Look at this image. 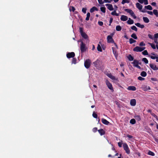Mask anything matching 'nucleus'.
Masks as SVG:
<instances>
[{
    "instance_id": "9",
    "label": "nucleus",
    "mask_w": 158,
    "mask_h": 158,
    "mask_svg": "<svg viewBox=\"0 0 158 158\" xmlns=\"http://www.w3.org/2000/svg\"><path fill=\"white\" fill-rule=\"evenodd\" d=\"M123 147L125 151L126 152L129 154L130 153V151L126 143L123 144Z\"/></svg>"
},
{
    "instance_id": "61",
    "label": "nucleus",
    "mask_w": 158,
    "mask_h": 158,
    "mask_svg": "<svg viewBox=\"0 0 158 158\" xmlns=\"http://www.w3.org/2000/svg\"><path fill=\"white\" fill-rule=\"evenodd\" d=\"M152 115L156 119L158 120V118L154 114H152Z\"/></svg>"
},
{
    "instance_id": "25",
    "label": "nucleus",
    "mask_w": 158,
    "mask_h": 158,
    "mask_svg": "<svg viewBox=\"0 0 158 158\" xmlns=\"http://www.w3.org/2000/svg\"><path fill=\"white\" fill-rule=\"evenodd\" d=\"M127 57L130 61H132L134 60V58L131 55H129L127 56Z\"/></svg>"
},
{
    "instance_id": "28",
    "label": "nucleus",
    "mask_w": 158,
    "mask_h": 158,
    "mask_svg": "<svg viewBox=\"0 0 158 158\" xmlns=\"http://www.w3.org/2000/svg\"><path fill=\"white\" fill-rule=\"evenodd\" d=\"M111 14L113 15H114V16H118L119 15V14L118 13H117L116 12V10H115L114 11L112 12L111 13Z\"/></svg>"
},
{
    "instance_id": "30",
    "label": "nucleus",
    "mask_w": 158,
    "mask_h": 158,
    "mask_svg": "<svg viewBox=\"0 0 158 158\" xmlns=\"http://www.w3.org/2000/svg\"><path fill=\"white\" fill-rule=\"evenodd\" d=\"M90 13L89 12L87 13L86 15V17L85 18V20L86 21H88L89 19V18L90 17Z\"/></svg>"
},
{
    "instance_id": "44",
    "label": "nucleus",
    "mask_w": 158,
    "mask_h": 158,
    "mask_svg": "<svg viewBox=\"0 0 158 158\" xmlns=\"http://www.w3.org/2000/svg\"><path fill=\"white\" fill-rule=\"evenodd\" d=\"M148 154L150 155H151L152 156H154L155 155L154 153L151 151H149L148 152Z\"/></svg>"
},
{
    "instance_id": "60",
    "label": "nucleus",
    "mask_w": 158,
    "mask_h": 158,
    "mask_svg": "<svg viewBox=\"0 0 158 158\" xmlns=\"http://www.w3.org/2000/svg\"><path fill=\"white\" fill-rule=\"evenodd\" d=\"M151 5L152 6H156V3L155 2H152L151 4Z\"/></svg>"
},
{
    "instance_id": "59",
    "label": "nucleus",
    "mask_w": 158,
    "mask_h": 158,
    "mask_svg": "<svg viewBox=\"0 0 158 158\" xmlns=\"http://www.w3.org/2000/svg\"><path fill=\"white\" fill-rule=\"evenodd\" d=\"M97 131V127H94L93 129V131L95 132H96Z\"/></svg>"
},
{
    "instance_id": "51",
    "label": "nucleus",
    "mask_w": 158,
    "mask_h": 158,
    "mask_svg": "<svg viewBox=\"0 0 158 158\" xmlns=\"http://www.w3.org/2000/svg\"><path fill=\"white\" fill-rule=\"evenodd\" d=\"M148 14L152 15H153V12H152L151 11H146Z\"/></svg>"
},
{
    "instance_id": "26",
    "label": "nucleus",
    "mask_w": 158,
    "mask_h": 158,
    "mask_svg": "<svg viewBox=\"0 0 158 158\" xmlns=\"http://www.w3.org/2000/svg\"><path fill=\"white\" fill-rule=\"evenodd\" d=\"M143 21L146 23H148L149 21V19L147 17H143Z\"/></svg>"
},
{
    "instance_id": "43",
    "label": "nucleus",
    "mask_w": 158,
    "mask_h": 158,
    "mask_svg": "<svg viewBox=\"0 0 158 158\" xmlns=\"http://www.w3.org/2000/svg\"><path fill=\"white\" fill-rule=\"evenodd\" d=\"M142 61H143L146 64H148V60L147 58H144L142 59Z\"/></svg>"
},
{
    "instance_id": "46",
    "label": "nucleus",
    "mask_w": 158,
    "mask_h": 158,
    "mask_svg": "<svg viewBox=\"0 0 158 158\" xmlns=\"http://www.w3.org/2000/svg\"><path fill=\"white\" fill-rule=\"evenodd\" d=\"M75 10V9L73 6H71L69 8V10L70 11H72L73 12H74Z\"/></svg>"
},
{
    "instance_id": "3",
    "label": "nucleus",
    "mask_w": 158,
    "mask_h": 158,
    "mask_svg": "<svg viewBox=\"0 0 158 158\" xmlns=\"http://www.w3.org/2000/svg\"><path fill=\"white\" fill-rule=\"evenodd\" d=\"M125 11L129 13L134 19H135L136 18V17L135 15V13L131 9H127L125 10Z\"/></svg>"
},
{
    "instance_id": "41",
    "label": "nucleus",
    "mask_w": 158,
    "mask_h": 158,
    "mask_svg": "<svg viewBox=\"0 0 158 158\" xmlns=\"http://www.w3.org/2000/svg\"><path fill=\"white\" fill-rule=\"evenodd\" d=\"M129 1L128 0H122V3L123 4H124L125 3H129Z\"/></svg>"
},
{
    "instance_id": "27",
    "label": "nucleus",
    "mask_w": 158,
    "mask_h": 158,
    "mask_svg": "<svg viewBox=\"0 0 158 158\" xmlns=\"http://www.w3.org/2000/svg\"><path fill=\"white\" fill-rule=\"evenodd\" d=\"M145 8L146 9L149 10H152V8L151 6L150 5H148V6H145Z\"/></svg>"
},
{
    "instance_id": "39",
    "label": "nucleus",
    "mask_w": 158,
    "mask_h": 158,
    "mask_svg": "<svg viewBox=\"0 0 158 158\" xmlns=\"http://www.w3.org/2000/svg\"><path fill=\"white\" fill-rule=\"evenodd\" d=\"M112 50L113 54L114 56L116 57L117 56L116 51L114 49V48L113 47L112 48Z\"/></svg>"
},
{
    "instance_id": "23",
    "label": "nucleus",
    "mask_w": 158,
    "mask_h": 158,
    "mask_svg": "<svg viewBox=\"0 0 158 158\" xmlns=\"http://www.w3.org/2000/svg\"><path fill=\"white\" fill-rule=\"evenodd\" d=\"M95 10L98 11V9L95 6H93L92 8L90 9V11L91 13H92Z\"/></svg>"
},
{
    "instance_id": "4",
    "label": "nucleus",
    "mask_w": 158,
    "mask_h": 158,
    "mask_svg": "<svg viewBox=\"0 0 158 158\" xmlns=\"http://www.w3.org/2000/svg\"><path fill=\"white\" fill-rule=\"evenodd\" d=\"M145 49V47H141L139 46H136L133 49L134 51L136 52H142Z\"/></svg>"
},
{
    "instance_id": "14",
    "label": "nucleus",
    "mask_w": 158,
    "mask_h": 158,
    "mask_svg": "<svg viewBox=\"0 0 158 158\" xmlns=\"http://www.w3.org/2000/svg\"><path fill=\"white\" fill-rule=\"evenodd\" d=\"M130 105L132 106H135L136 104V101L135 99H133L130 100Z\"/></svg>"
},
{
    "instance_id": "24",
    "label": "nucleus",
    "mask_w": 158,
    "mask_h": 158,
    "mask_svg": "<svg viewBox=\"0 0 158 158\" xmlns=\"http://www.w3.org/2000/svg\"><path fill=\"white\" fill-rule=\"evenodd\" d=\"M127 23L128 24H132L134 23V21L130 18H129L128 20L127 21Z\"/></svg>"
},
{
    "instance_id": "40",
    "label": "nucleus",
    "mask_w": 158,
    "mask_h": 158,
    "mask_svg": "<svg viewBox=\"0 0 158 158\" xmlns=\"http://www.w3.org/2000/svg\"><path fill=\"white\" fill-rule=\"evenodd\" d=\"M148 44L150 45L151 47L153 49H155L156 47L154 44L152 43H149Z\"/></svg>"
},
{
    "instance_id": "45",
    "label": "nucleus",
    "mask_w": 158,
    "mask_h": 158,
    "mask_svg": "<svg viewBox=\"0 0 158 158\" xmlns=\"http://www.w3.org/2000/svg\"><path fill=\"white\" fill-rule=\"evenodd\" d=\"M142 53L143 55H148V52L146 50L144 51L143 52H142Z\"/></svg>"
},
{
    "instance_id": "10",
    "label": "nucleus",
    "mask_w": 158,
    "mask_h": 158,
    "mask_svg": "<svg viewBox=\"0 0 158 158\" xmlns=\"http://www.w3.org/2000/svg\"><path fill=\"white\" fill-rule=\"evenodd\" d=\"M91 63V61L89 59L86 60L84 63L85 67L87 69L89 68L90 66Z\"/></svg>"
},
{
    "instance_id": "13",
    "label": "nucleus",
    "mask_w": 158,
    "mask_h": 158,
    "mask_svg": "<svg viewBox=\"0 0 158 158\" xmlns=\"http://www.w3.org/2000/svg\"><path fill=\"white\" fill-rule=\"evenodd\" d=\"M150 67L154 70H157V67L156 65L153 64H149Z\"/></svg>"
},
{
    "instance_id": "55",
    "label": "nucleus",
    "mask_w": 158,
    "mask_h": 158,
    "mask_svg": "<svg viewBox=\"0 0 158 158\" xmlns=\"http://www.w3.org/2000/svg\"><path fill=\"white\" fill-rule=\"evenodd\" d=\"M153 40H154V42L156 44V45L158 44L157 40L156 39H154Z\"/></svg>"
},
{
    "instance_id": "7",
    "label": "nucleus",
    "mask_w": 158,
    "mask_h": 158,
    "mask_svg": "<svg viewBox=\"0 0 158 158\" xmlns=\"http://www.w3.org/2000/svg\"><path fill=\"white\" fill-rule=\"evenodd\" d=\"M86 47H85V44L82 42L81 41L80 50L81 52H83L85 51L86 49Z\"/></svg>"
},
{
    "instance_id": "12",
    "label": "nucleus",
    "mask_w": 158,
    "mask_h": 158,
    "mask_svg": "<svg viewBox=\"0 0 158 158\" xmlns=\"http://www.w3.org/2000/svg\"><path fill=\"white\" fill-rule=\"evenodd\" d=\"M75 55L74 52H69L67 54V57L68 58H70L74 57Z\"/></svg>"
},
{
    "instance_id": "56",
    "label": "nucleus",
    "mask_w": 158,
    "mask_h": 158,
    "mask_svg": "<svg viewBox=\"0 0 158 158\" xmlns=\"http://www.w3.org/2000/svg\"><path fill=\"white\" fill-rule=\"evenodd\" d=\"M98 0V3L100 4H103L104 3V2L102 1V0Z\"/></svg>"
},
{
    "instance_id": "15",
    "label": "nucleus",
    "mask_w": 158,
    "mask_h": 158,
    "mask_svg": "<svg viewBox=\"0 0 158 158\" xmlns=\"http://www.w3.org/2000/svg\"><path fill=\"white\" fill-rule=\"evenodd\" d=\"M120 19L123 21H125L128 19V17L124 15H122L121 16Z\"/></svg>"
},
{
    "instance_id": "11",
    "label": "nucleus",
    "mask_w": 158,
    "mask_h": 158,
    "mask_svg": "<svg viewBox=\"0 0 158 158\" xmlns=\"http://www.w3.org/2000/svg\"><path fill=\"white\" fill-rule=\"evenodd\" d=\"M133 66L139 69H141L139 65V61L136 60H134L132 62Z\"/></svg>"
},
{
    "instance_id": "54",
    "label": "nucleus",
    "mask_w": 158,
    "mask_h": 158,
    "mask_svg": "<svg viewBox=\"0 0 158 158\" xmlns=\"http://www.w3.org/2000/svg\"><path fill=\"white\" fill-rule=\"evenodd\" d=\"M98 23L100 26H102L103 25V23L102 21H98Z\"/></svg>"
},
{
    "instance_id": "22",
    "label": "nucleus",
    "mask_w": 158,
    "mask_h": 158,
    "mask_svg": "<svg viewBox=\"0 0 158 158\" xmlns=\"http://www.w3.org/2000/svg\"><path fill=\"white\" fill-rule=\"evenodd\" d=\"M98 132L101 135H103L105 134V131L102 129H101L98 130Z\"/></svg>"
},
{
    "instance_id": "18",
    "label": "nucleus",
    "mask_w": 158,
    "mask_h": 158,
    "mask_svg": "<svg viewBox=\"0 0 158 158\" xmlns=\"http://www.w3.org/2000/svg\"><path fill=\"white\" fill-rule=\"evenodd\" d=\"M127 89L129 90L135 91L136 88L134 86H130L127 87Z\"/></svg>"
},
{
    "instance_id": "2",
    "label": "nucleus",
    "mask_w": 158,
    "mask_h": 158,
    "mask_svg": "<svg viewBox=\"0 0 158 158\" xmlns=\"http://www.w3.org/2000/svg\"><path fill=\"white\" fill-rule=\"evenodd\" d=\"M113 35L112 34V35H109L107 36V42L109 43H114V44L116 46V47H117V45H116V44L114 43V42L112 38Z\"/></svg>"
},
{
    "instance_id": "20",
    "label": "nucleus",
    "mask_w": 158,
    "mask_h": 158,
    "mask_svg": "<svg viewBox=\"0 0 158 158\" xmlns=\"http://www.w3.org/2000/svg\"><path fill=\"white\" fill-rule=\"evenodd\" d=\"M102 121L103 124L106 125H108L110 123L109 122L104 118L102 119Z\"/></svg>"
},
{
    "instance_id": "33",
    "label": "nucleus",
    "mask_w": 158,
    "mask_h": 158,
    "mask_svg": "<svg viewBox=\"0 0 158 158\" xmlns=\"http://www.w3.org/2000/svg\"><path fill=\"white\" fill-rule=\"evenodd\" d=\"M97 50L98 51L100 52H102V49L100 45L99 44H98L97 47Z\"/></svg>"
},
{
    "instance_id": "57",
    "label": "nucleus",
    "mask_w": 158,
    "mask_h": 158,
    "mask_svg": "<svg viewBox=\"0 0 158 158\" xmlns=\"http://www.w3.org/2000/svg\"><path fill=\"white\" fill-rule=\"evenodd\" d=\"M144 78L141 77H138V79L140 81H142L144 80Z\"/></svg>"
},
{
    "instance_id": "42",
    "label": "nucleus",
    "mask_w": 158,
    "mask_h": 158,
    "mask_svg": "<svg viewBox=\"0 0 158 158\" xmlns=\"http://www.w3.org/2000/svg\"><path fill=\"white\" fill-rule=\"evenodd\" d=\"M131 29L133 30H134L135 31H137V28L135 26H133L131 27Z\"/></svg>"
},
{
    "instance_id": "17",
    "label": "nucleus",
    "mask_w": 158,
    "mask_h": 158,
    "mask_svg": "<svg viewBox=\"0 0 158 158\" xmlns=\"http://www.w3.org/2000/svg\"><path fill=\"white\" fill-rule=\"evenodd\" d=\"M139 2L141 4L144 3V5H146L148 4V0H138Z\"/></svg>"
},
{
    "instance_id": "21",
    "label": "nucleus",
    "mask_w": 158,
    "mask_h": 158,
    "mask_svg": "<svg viewBox=\"0 0 158 158\" xmlns=\"http://www.w3.org/2000/svg\"><path fill=\"white\" fill-rule=\"evenodd\" d=\"M135 25L137 27H139L141 28H143L144 27L143 25L139 23H137L135 24Z\"/></svg>"
},
{
    "instance_id": "36",
    "label": "nucleus",
    "mask_w": 158,
    "mask_h": 158,
    "mask_svg": "<svg viewBox=\"0 0 158 158\" xmlns=\"http://www.w3.org/2000/svg\"><path fill=\"white\" fill-rule=\"evenodd\" d=\"M135 123L136 121L135 119H132L130 121V123L132 124H135Z\"/></svg>"
},
{
    "instance_id": "63",
    "label": "nucleus",
    "mask_w": 158,
    "mask_h": 158,
    "mask_svg": "<svg viewBox=\"0 0 158 158\" xmlns=\"http://www.w3.org/2000/svg\"><path fill=\"white\" fill-rule=\"evenodd\" d=\"M156 56H150L151 58V59H156Z\"/></svg>"
},
{
    "instance_id": "50",
    "label": "nucleus",
    "mask_w": 158,
    "mask_h": 158,
    "mask_svg": "<svg viewBox=\"0 0 158 158\" xmlns=\"http://www.w3.org/2000/svg\"><path fill=\"white\" fill-rule=\"evenodd\" d=\"M118 145L119 147H121L122 146V144H123L122 142L121 141L120 142L118 143Z\"/></svg>"
},
{
    "instance_id": "6",
    "label": "nucleus",
    "mask_w": 158,
    "mask_h": 158,
    "mask_svg": "<svg viewBox=\"0 0 158 158\" xmlns=\"http://www.w3.org/2000/svg\"><path fill=\"white\" fill-rule=\"evenodd\" d=\"M136 7L140 10V11L143 13H145L146 12L145 10H142L143 7L138 2H137L136 4Z\"/></svg>"
},
{
    "instance_id": "47",
    "label": "nucleus",
    "mask_w": 158,
    "mask_h": 158,
    "mask_svg": "<svg viewBox=\"0 0 158 158\" xmlns=\"http://www.w3.org/2000/svg\"><path fill=\"white\" fill-rule=\"evenodd\" d=\"M87 9L85 8H83L82 9V11L84 14H85L86 12Z\"/></svg>"
},
{
    "instance_id": "64",
    "label": "nucleus",
    "mask_w": 158,
    "mask_h": 158,
    "mask_svg": "<svg viewBox=\"0 0 158 158\" xmlns=\"http://www.w3.org/2000/svg\"><path fill=\"white\" fill-rule=\"evenodd\" d=\"M127 137L129 139L132 138L133 137L132 136L129 135H127Z\"/></svg>"
},
{
    "instance_id": "29",
    "label": "nucleus",
    "mask_w": 158,
    "mask_h": 158,
    "mask_svg": "<svg viewBox=\"0 0 158 158\" xmlns=\"http://www.w3.org/2000/svg\"><path fill=\"white\" fill-rule=\"evenodd\" d=\"M153 14L156 16L158 17V12L157 10L154 9L153 10Z\"/></svg>"
},
{
    "instance_id": "8",
    "label": "nucleus",
    "mask_w": 158,
    "mask_h": 158,
    "mask_svg": "<svg viewBox=\"0 0 158 158\" xmlns=\"http://www.w3.org/2000/svg\"><path fill=\"white\" fill-rule=\"evenodd\" d=\"M105 82L106 84L107 85L108 88L112 91H113V88L111 83H110V82L108 80H107Z\"/></svg>"
},
{
    "instance_id": "32",
    "label": "nucleus",
    "mask_w": 158,
    "mask_h": 158,
    "mask_svg": "<svg viewBox=\"0 0 158 158\" xmlns=\"http://www.w3.org/2000/svg\"><path fill=\"white\" fill-rule=\"evenodd\" d=\"M150 89V88L149 86H145L143 88V90L144 91H147Z\"/></svg>"
},
{
    "instance_id": "5",
    "label": "nucleus",
    "mask_w": 158,
    "mask_h": 158,
    "mask_svg": "<svg viewBox=\"0 0 158 158\" xmlns=\"http://www.w3.org/2000/svg\"><path fill=\"white\" fill-rule=\"evenodd\" d=\"M94 65L97 68H99L101 64V62L99 59H97L93 63Z\"/></svg>"
},
{
    "instance_id": "37",
    "label": "nucleus",
    "mask_w": 158,
    "mask_h": 158,
    "mask_svg": "<svg viewBox=\"0 0 158 158\" xmlns=\"http://www.w3.org/2000/svg\"><path fill=\"white\" fill-rule=\"evenodd\" d=\"M136 41L132 38H130L129 39V42L130 44H132L133 43H135Z\"/></svg>"
},
{
    "instance_id": "19",
    "label": "nucleus",
    "mask_w": 158,
    "mask_h": 158,
    "mask_svg": "<svg viewBox=\"0 0 158 158\" xmlns=\"http://www.w3.org/2000/svg\"><path fill=\"white\" fill-rule=\"evenodd\" d=\"M107 75L110 79L114 80H117V79L111 73H108L107 74Z\"/></svg>"
},
{
    "instance_id": "34",
    "label": "nucleus",
    "mask_w": 158,
    "mask_h": 158,
    "mask_svg": "<svg viewBox=\"0 0 158 158\" xmlns=\"http://www.w3.org/2000/svg\"><path fill=\"white\" fill-rule=\"evenodd\" d=\"M140 75L143 77H145L147 75V73L144 71H143L141 73Z\"/></svg>"
},
{
    "instance_id": "53",
    "label": "nucleus",
    "mask_w": 158,
    "mask_h": 158,
    "mask_svg": "<svg viewBox=\"0 0 158 158\" xmlns=\"http://www.w3.org/2000/svg\"><path fill=\"white\" fill-rule=\"evenodd\" d=\"M76 59L75 58H73V60L72 62V63L74 64H76Z\"/></svg>"
},
{
    "instance_id": "31",
    "label": "nucleus",
    "mask_w": 158,
    "mask_h": 158,
    "mask_svg": "<svg viewBox=\"0 0 158 158\" xmlns=\"http://www.w3.org/2000/svg\"><path fill=\"white\" fill-rule=\"evenodd\" d=\"M122 28L119 25H118L116 27V30L118 31H120L121 30Z\"/></svg>"
},
{
    "instance_id": "38",
    "label": "nucleus",
    "mask_w": 158,
    "mask_h": 158,
    "mask_svg": "<svg viewBox=\"0 0 158 158\" xmlns=\"http://www.w3.org/2000/svg\"><path fill=\"white\" fill-rule=\"evenodd\" d=\"M131 36L134 39H137V37L136 36V35L135 33H133L131 35Z\"/></svg>"
},
{
    "instance_id": "52",
    "label": "nucleus",
    "mask_w": 158,
    "mask_h": 158,
    "mask_svg": "<svg viewBox=\"0 0 158 158\" xmlns=\"http://www.w3.org/2000/svg\"><path fill=\"white\" fill-rule=\"evenodd\" d=\"M148 36L149 38H150V39L152 40H153L154 39L153 36L152 35L149 34L148 35Z\"/></svg>"
},
{
    "instance_id": "58",
    "label": "nucleus",
    "mask_w": 158,
    "mask_h": 158,
    "mask_svg": "<svg viewBox=\"0 0 158 158\" xmlns=\"http://www.w3.org/2000/svg\"><path fill=\"white\" fill-rule=\"evenodd\" d=\"M154 36L155 37L154 39L158 38V33L155 34Z\"/></svg>"
},
{
    "instance_id": "62",
    "label": "nucleus",
    "mask_w": 158,
    "mask_h": 158,
    "mask_svg": "<svg viewBox=\"0 0 158 158\" xmlns=\"http://www.w3.org/2000/svg\"><path fill=\"white\" fill-rule=\"evenodd\" d=\"M103 2L105 3H110V1L109 0H104Z\"/></svg>"
},
{
    "instance_id": "1",
    "label": "nucleus",
    "mask_w": 158,
    "mask_h": 158,
    "mask_svg": "<svg viewBox=\"0 0 158 158\" xmlns=\"http://www.w3.org/2000/svg\"><path fill=\"white\" fill-rule=\"evenodd\" d=\"M79 31L82 37L86 40L87 41H89V36L88 35L83 31V28L82 27H80Z\"/></svg>"
},
{
    "instance_id": "16",
    "label": "nucleus",
    "mask_w": 158,
    "mask_h": 158,
    "mask_svg": "<svg viewBox=\"0 0 158 158\" xmlns=\"http://www.w3.org/2000/svg\"><path fill=\"white\" fill-rule=\"evenodd\" d=\"M106 6H107V8L109 10H113L114 9L113 6L112 4H106Z\"/></svg>"
},
{
    "instance_id": "48",
    "label": "nucleus",
    "mask_w": 158,
    "mask_h": 158,
    "mask_svg": "<svg viewBox=\"0 0 158 158\" xmlns=\"http://www.w3.org/2000/svg\"><path fill=\"white\" fill-rule=\"evenodd\" d=\"M93 116L95 118H97L98 117L97 114L95 113V112H94L93 113Z\"/></svg>"
},
{
    "instance_id": "35",
    "label": "nucleus",
    "mask_w": 158,
    "mask_h": 158,
    "mask_svg": "<svg viewBox=\"0 0 158 158\" xmlns=\"http://www.w3.org/2000/svg\"><path fill=\"white\" fill-rule=\"evenodd\" d=\"M100 10L103 13H105L106 12V9L105 7H101L100 8Z\"/></svg>"
},
{
    "instance_id": "49",
    "label": "nucleus",
    "mask_w": 158,
    "mask_h": 158,
    "mask_svg": "<svg viewBox=\"0 0 158 158\" xmlns=\"http://www.w3.org/2000/svg\"><path fill=\"white\" fill-rule=\"evenodd\" d=\"M139 46H144L145 45V44L142 41L139 44Z\"/></svg>"
}]
</instances>
